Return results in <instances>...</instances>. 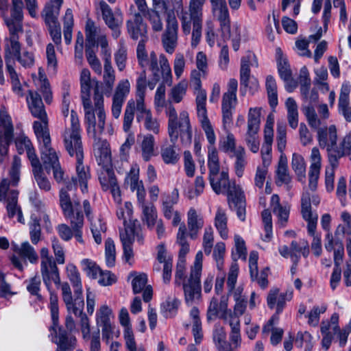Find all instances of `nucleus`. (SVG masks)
<instances>
[{"mask_svg":"<svg viewBox=\"0 0 351 351\" xmlns=\"http://www.w3.org/2000/svg\"><path fill=\"white\" fill-rule=\"evenodd\" d=\"M34 134L39 143L41 160L47 170L60 164L59 158L56 151L51 147L49 129L38 130Z\"/></svg>","mask_w":351,"mask_h":351,"instance_id":"nucleus-14","label":"nucleus"},{"mask_svg":"<svg viewBox=\"0 0 351 351\" xmlns=\"http://www.w3.org/2000/svg\"><path fill=\"white\" fill-rule=\"evenodd\" d=\"M119 321L123 328V339L134 336L129 313L125 307L121 308L119 313Z\"/></svg>","mask_w":351,"mask_h":351,"instance_id":"nucleus-63","label":"nucleus"},{"mask_svg":"<svg viewBox=\"0 0 351 351\" xmlns=\"http://www.w3.org/2000/svg\"><path fill=\"white\" fill-rule=\"evenodd\" d=\"M80 80L86 130L95 135L104 131L106 124L104 99L100 93L99 81L91 78L88 69L82 70Z\"/></svg>","mask_w":351,"mask_h":351,"instance_id":"nucleus-1","label":"nucleus"},{"mask_svg":"<svg viewBox=\"0 0 351 351\" xmlns=\"http://www.w3.org/2000/svg\"><path fill=\"white\" fill-rule=\"evenodd\" d=\"M102 132L101 133H97L95 135H93V133H89L88 132V134L91 135L95 138L93 152L99 165L101 167H107L110 165L111 162V154L109 144L106 140L97 138V136L101 134Z\"/></svg>","mask_w":351,"mask_h":351,"instance_id":"nucleus-24","label":"nucleus"},{"mask_svg":"<svg viewBox=\"0 0 351 351\" xmlns=\"http://www.w3.org/2000/svg\"><path fill=\"white\" fill-rule=\"evenodd\" d=\"M213 14L219 21L220 25L230 21L229 11L226 1L211 5Z\"/></svg>","mask_w":351,"mask_h":351,"instance_id":"nucleus-62","label":"nucleus"},{"mask_svg":"<svg viewBox=\"0 0 351 351\" xmlns=\"http://www.w3.org/2000/svg\"><path fill=\"white\" fill-rule=\"evenodd\" d=\"M155 138L152 134L144 136L141 144V155L145 161H149L155 155Z\"/></svg>","mask_w":351,"mask_h":351,"instance_id":"nucleus-55","label":"nucleus"},{"mask_svg":"<svg viewBox=\"0 0 351 351\" xmlns=\"http://www.w3.org/2000/svg\"><path fill=\"white\" fill-rule=\"evenodd\" d=\"M146 91V74L143 71L138 79L136 84V98L130 99L128 101L134 102L132 111H136V121L141 122L145 120L152 114L151 110L147 108L145 102Z\"/></svg>","mask_w":351,"mask_h":351,"instance_id":"nucleus-17","label":"nucleus"},{"mask_svg":"<svg viewBox=\"0 0 351 351\" xmlns=\"http://www.w3.org/2000/svg\"><path fill=\"white\" fill-rule=\"evenodd\" d=\"M191 88L195 95L197 117L204 132L207 141L217 139L216 135L208 117L206 108L207 94L202 88V81H190Z\"/></svg>","mask_w":351,"mask_h":351,"instance_id":"nucleus-11","label":"nucleus"},{"mask_svg":"<svg viewBox=\"0 0 351 351\" xmlns=\"http://www.w3.org/2000/svg\"><path fill=\"white\" fill-rule=\"evenodd\" d=\"M303 112L306 117L308 125L313 129L317 130V141L322 148H325L328 152L334 151L337 142V130L335 125H330L326 128H320L321 119L317 117L314 108L311 106L303 108Z\"/></svg>","mask_w":351,"mask_h":351,"instance_id":"nucleus-6","label":"nucleus"},{"mask_svg":"<svg viewBox=\"0 0 351 351\" xmlns=\"http://www.w3.org/2000/svg\"><path fill=\"white\" fill-rule=\"evenodd\" d=\"M137 202L142 211V221L146 224L149 228L153 229L156 221L158 220L156 206L153 203L147 202L145 201V197H143L142 200L140 199H137Z\"/></svg>","mask_w":351,"mask_h":351,"instance_id":"nucleus-34","label":"nucleus"},{"mask_svg":"<svg viewBox=\"0 0 351 351\" xmlns=\"http://www.w3.org/2000/svg\"><path fill=\"white\" fill-rule=\"evenodd\" d=\"M238 82L235 79H230L227 85V90L222 97L221 110L223 127L226 129L232 123L233 110L237 103V92Z\"/></svg>","mask_w":351,"mask_h":351,"instance_id":"nucleus-18","label":"nucleus"},{"mask_svg":"<svg viewBox=\"0 0 351 351\" xmlns=\"http://www.w3.org/2000/svg\"><path fill=\"white\" fill-rule=\"evenodd\" d=\"M235 162L234 171L239 178L243 176L245 167L247 165L245 150L243 147H239L234 151Z\"/></svg>","mask_w":351,"mask_h":351,"instance_id":"nucleus-61","label":"nucleus"},{"mask_svg":"<svg viewBox=\"0 0 351 351\" xmlns=\"http://www.w3.org/2000/svg\"><path fill=\"white\" fill-rule=\"evenodd\" d=\"M258 66V62L254 54L249 53L241 58L240 69V84L247 85L250 76V67Z\"/></svg>","mask_w":351,"mask_h":351,"instance_id":"nucleus-41","label":"nucleus"},{"mask_svg":"<svg viewBox=\"0 0 351 351\" xmlns=\"http://www.w3.org/2000/svg\"><path fill=\"white\" fill-rule=\"evenodd\" d=\"M309 200V195L308 194L304 195L302 198V215L303 219L308 223V234L313 237L311 249L316 256H319L322 252L321 237L315 234L318 215L317 213L311 211Z\"/></svg>","mask_w":351,"mask_h":351,"instance_id":"nucleus-15","label":"nucleus"},{"mask_svg":"<svg viewBox=\"0 0 351 351\" xmlns=\"http://www.w3.org/2000/svg\"><path fill=\"white\" fill-rule=\"evenodd\" d=\"M276 174V184L278 185L281 186L290 183L291 177L288 171L287 158L285 154H280Z\"/></svg>","mask_w":351,"mask_h":351,"instance_id":"nucleus-44","label":"nucleus"},{"mask_svg":"<svg viewBox=\"0 0 351 351\" xmlns=\"http://www.w3.org/2000/svg\"><path fill=\"white\" fill-rule=\"evenodd\" d=\"M221 35L224 39L231 40L232 47L234 51H237L240 47L241 29L237 23L230 24V20L220 25Z\"/></svg>","mask_w":351,"mask_h":351,"instance_id":"nucleus-35","label":"nucleus"},{"mask_svg":"<svg viewBox=\"0 0 351 351\" xmlns=\"http://www.w3.org/2000/svg\"><path fill=\"white\" fill-rule=\"evenodd\" d=\"M215 316H219L226 322L229 321L231 317H236L228 309L227 296H222L219 304L215 298H212L208 308L207 318L211 319Z\"/></svg>","mask_w":351,"mask_h":351,"instance_id":"nucleus-25","label":"nucleus"},{"mask_svg":"<svg viewBox=\"0 0 351 351\" xmlns=\"http://www.w3.org/2000/svg\"><path fill=\"white\" fill-rule=\"evenodd\" d=\"M66 276L70 280L75 295H81L83 292L81 275L77 267L73 263L66 266Z\"/></svg>","mask_w":351,"mask_h":351,"instance_id":"nucleus-43","label":"nucleus"},{"mask_svg":"<svg viewBox=\"0 0 351 351\" xmlns=\"http://www.w3.org/2000/svg\"><path fill=\"white\" fill-rule=\"evenodd\" d=\"M125 182L132 191H136L137 199L142 200L143 197H146L143 182L140 180V167L138 164L132 165Z\"/></svg>","mask_w":351,"mask_h":351,"instance_id":"nucleus-23","label":"nucleus"},{"mask_svg":"<svg viewBox=\"0 0 351 351\" xmlns=\"http://www.w3.org/2000/svg\"><path fill=\"white\" fill-rule=\"evenodd\" d=\"M323 35L322 28L319 27L315 34H311L308 39H300L295 42V47L297 53L301 56L311 58L312 56L311 51L308 49V44L311 42H316L321 38Z\"/></svg>","mask_w":351,"mask_h":351,"instance_id":"nucleus-42","label":"nucleus"},{"mask_svg":"<svg viewBox=\"0 0 351 351\" xmlns=\"http://www.w3.org/2000/svg\"><path fill=\"white\" fill-rule=\"evenodd\" d=\"M265 86L267 92L269 104L271 108L275 109L278 106L277 85L275 79L271 75L266 77Z\"/></svg>","mask_w":351,"mask_h":351,"instance_id":"nucleus-59","label":"nucleus"},{"mask_svg":"<svg viewBox=\"0 0 351 351\" xmlns=\"http://www.w3.org/2000/svg\"><path fill=\"white\" fill-rule=\"evenodd\" d=\"M270 206L273 213L278 218V222L284 226L288 221L290 208L287 204L280 203V198L278 195L274 194L271 197Z\"/></svg>","mask_w":351,"mask_h":351,"instance_id":"nucleus-39","label":"nucleus"},{"mask_svg":"<svg viewBox=\"0 0 351 351\" xmlns=\"http://www.w3.org/2000/svg\"><path fill=\"white\" fill-rule=\"evenodd\" d=\"M83 207L87 218L90 221V230L95 241L97 244H100L102 241V235L105 234L106 230V224L99 217L93 218L90 214V205L88 200L83 202Z\"/></svg>","mask_w":351,"mask_h":351,"instance_id":"nucleus-30","label":"nucleus"},{"mask_svg":"<svg viewBox=\"0 0 351 351\" xmlns=\"http://www.w3.org/2000/svg\"><path fill=\"white\" fill-rule=\"evenodd\" d=\"M20 52L21 44L19 41V36L10 35V37L5 40V60L7 69L13 67Z\"/></svg>","mask_w":351,"mask_h":351,"instance_id":"nucleus-32","label":"nucleus"},{"mask_svg":"<svg viewBox=\"0 0 351 351\" xmlns=\"http://www.w3.org/2000/svg\"><path fill=\"white\" fill-rule=\"evenodd\" d=\"M187 226L191 239H195L204 226V219L200 212L191 207L187 212Z\"/></svg>","mask_w":351,"mask_h":351,"instance_id":"nucleus-31","label":"nucleus"},{"mask_svg":"<svg viewBox=\"0 0 351 351\" xmlns=\"http://www.w3.org/2000/svg\"><path fill=\"white\" fill-rule=\"evenodd\" d=\"M339 314L334 313L329 319H324L321 322L320 332L322 335H334L339 330Z\"/></svg>","mask_w":351,"mask_h":351,"instance_id":"nucleus-52","label":"nucleus"},{"mask_svg":"<svg viewBox=\"0 0 351 351\" xmlns=\"http://www.w3.org/2000/svg\"><path fill=\"white\" fill-rule=\"evenodd\" d=\"M188 82L185 80H181L173 86L169 93V100L173 103L181 102L186 94Z\"/></svg>","mask_w":351,"mask_h":351,"instance_id":"nucleus-54","label":"nucleus"},{"mask_svg":"<svg viewBox=\"0 0 351 351\" xmlns=\"http://www.w3.org/2000/svg\"><path fill=\"white\" fill-rule=\"evenodd\" d=\"M60 205L64 217L70 220L71 226L74 228L83 226L84 216L81 213V205L71 184L60 190Z\"/></svg>","mask_w":351,"mask_h":351,"instance_id":"nucleus-8","label":"nucleus"},{"mask_svg":"<svg viewBox=\"0 0 351 351\" xmlns=\"http://www.w3.org/2000/svg\"><path fill=\"white\" fill-rule=\"evenodd\" d=\"M99 180L103 190L108 191L117 184L113 171L109 166L101 167L99 173Z\"/></svg>","mask_w":351,"mask_h":351,"instance_id":"nucleus-50","label":"nucleus"},{"mask_svg":"<svg viewBox=\"0 0 351 351\" xmlns=\"http://www.w3.org/2000/svg\"><path fill=\"white\" fill-rule=\"evenodd\" d=\"M291 168L299 182L304 183L306 180V162L302 155L293 153L291 158Z\"/></svg>","mask_w":351,"mask_h":351,"instance_id":"nucleus-48","label":"nucleus"},{"mask_svg":"<svg viewBox=\"0 0 351 351\" xmlns=\"http://www.w3.org/2000/svg\"><path fill=\"white\" fill-rule=\"evenodd\" d=\"M231 197L228 198L229 204H234L237 209L238 218L243 221L245 219V197L242 187H234Z\"/></svg>","mask_w":351,"mask_h":351,"instance_id":"nucleus-37","label":"nucleus"},{"mask_svg":"<svg viewBox=\"0 0 351 351\" xmlns=\"http://www.w3.org/2000/svg\"><path fill=\"white\" fill-rule=\"evenodd\" d=\"M12 119L5 108L0 109V152L5 154L13 138Z\"/></svg>","mask_w":351,"mask_h":351,"instance_id":"nucleus-21","label":"nucleus"},{"mask_svg":"<svg viewBox=\"0 0 351 351\" xmlns=\"http://www.w3.org/2000/svg\"><path fill=\"white\" fill-rule=\"evenodd\" d=\"M180 300L175 296L169 295L160 304V313L166 318L176 316L180 306Z\"/></svg>","mask_w":351,"mask_h":351,"instance_id":"nucleus-45","label":"nucleus"},{"mask_svg":"<svg viewBox=\"0 0 351 351\" xmlns=\"http://www.w3.org/2000/svg\"><path fill=\"white\" fill-rule=\"evenodd\" d=\"M32 77L36 86L43 93L46 102L49 103L51 99V94L49 84L45 75L44 70L40 68L38 76L33 75Z\"/></svg>","mask_w":351,"mask_h":351,"instance_id":"nucleus-47","label":"nucleus"},{"mask_svg":"<svg viewBox=\"0 0 351 351\" xmlns=\"http://www.w3.org/2000/svg\"><path fill=\"white\" fill-rule=\"evenodd\" d=\"M196 69L191 72L190 81H201V79L206 77L208 74V62L206 53L203 51H199L195 56Z\"/></svg>","mask_w":351,"mask_h":351,"instance_id":"nucleus-38","label":"nucleus"},{"mask_svg":"<svg viewBox=\"0 0 351 351\" xmlns=\"http://www.w3.org/2000/svg\"><path fill=\"white\" fill-rule=\"evenodd\" d=\"M85 33L86 46L89 48L94 47L97 43L101 47V53L104 61L111 60V50L108 46L106 36L101 32L100 28L95 23L88 19L86 23Z\"/></svg>","mask_w":351,"mask_h":351,"instance_id":"nucleus-16","label":"nucleus"},{"mask_svg":"<svg viewBox=\"0 0 351 351\" xmlns=\"http://www.w3.org/2000/svg\"><path fill=\"white\" fill-rule=\"evenodd\" d=\"M311 165L308 172V187L311 191H315L317 186L320 169L322 167V156L319 149L313 147L310 156Z\"/></svg>","mask_w":351,"mask_h":351,"instance_id":"nucleus-26","label":"nucleus"},{"mask_svg":"<svg viewBox=\"0 0 351 351\" xmlns=\"http://www.w3.org/2000/svg\"><path fill=\"white\" fill-rule=\"evenodd\" d=\"M231 319L227 322L231 328L230 334V340L234 348L237 349L241 345V336L240 330V320L237 317H231Z\"/></svg>","mask_w":351,"mask_h":351,"instance_id":"nucleus-51","label":"nucleus"},{"mask_svg":"<svg viewBox=\"0 0 351 351\" xmlns=\"http://www.w3.org/2000/svg\"><path fill=\"white\" fill-rule=\"evenodd\" d=\"M208 143L207 165L210 186L217 194L226 193L229 198L234 186H241L236 184L235 182H230L228 168L222 167L220 170L219 151L215 146L216 139L208 141Z\"/></svg>","mask_w":351,"mask_h":351,"instance_id":"nucleus-2","label":"nucleus"},{"mask_svg":"<svg viewBox=\"0 0 351 351\" xmlns=\"http://www.w3.org/2000/svg\"><path fill=\"white\" fill-rule=\"evenodd\" d=\"M83 158H76L77 176L73 180L74 184H80L82 193L87 191V182L90 179L88 169L82 165Z\"/></svg>","mask_w":351,"mask_h":351,"instance_id":"nucleus-46","label":"nucleus"},{"mask_svg":"<svg viewBox=\"0 0 351 351\" xmlns=\"http://www.w3.org/2000/svg\"><path fill=\"white\" fill-rule=\"evenodd\" d=\"M20 167L21 158L14 156L9 174L10 180L5 178L0 182V202L5 205L8 216L10 218L16 217L19 222L24 223L25 219L21 209L17 204L18 191L10 189V186H16L19 182Z\"/></svg>","mask_w":351,"mask_h":351,"instance_id":"nucleus-4","label":"nucleus"},{"mask_svg":"<svg viewBox=\"0 0 351 351\" xmlns=\"http://www.w3.org/2000/svg\"><path fill=\"white\" fill-rule=\"evenodd\" d=\"M214 226L220 237L223 240L228 239L229 237L228 216L226 210L221 207L217 208L214 217Z\"/></svg>","mask_w":351,"mask_h":351,"instance_id":"nucleus-40","label":"nucleus"},{"mask_svg":"<svg viewBox=\"0 0 351 351\" xmlns=\"http://www.w3.org/2000/svg\"><path fill=\"white\" fill-rule=\"evenodd\" d=\"M128 32L130 37L134 40L141 39V43H143V40L147 34V25L144 23L142 16L140 14H134L131 19L126 23Z\"/></svg>","mask_w":351,"mask_h":351,"instance_id":"nucleus-27","label":"nucleus"},{"mask_svg":"<svg viewBox=\"0 0 351 351\" xmlns=\"http://www.w3.org/2000/svg\"><path fill=\"white\" fill-rule=\"evenodd\" d=\"M59 315H58V319ZM51 341L57 345L56 351H73L76 346V338L68 337L64 330H62L58 325V319L55 326L52 320V326L50 328Z\"/></svg>","mask_w":351,"mask_h":351,"instance_id":"nucleus-22","label":"nucleus"},{"mask_svg":"<svg viewBox=\"0 0 351 351\" xmlns=\"http://www.w3.org/2000/svg\"><path fill=\"white\" fill-rule=\"evenodd\" d=\"M3 21L9 30L10 35L19 36L23 32V10H10V15L8 13L2 16Z\"/></svg>","mask_w":351,"mask_h":351,"instance_id":"nucleus-33","label":"nucleus"},{"mask_svg":"<svg viewBox=\"0 0 351 351\" xmlns=\"http://www.w3.org/2000/svg\"><path fill=\"white\" fill-rule=\"evenodd\" d=\"M293 298V292L287 291L284 293L280 292L278 288L271 289L267 295V302L270 308H276L277 313L282 311L287 301H290Z\"/></svg>","mask_w":351,"mask_h":351,"instance_id":"nucleus-29","label":"nucleus"},{"mask_svg":"<svg viewBox=\"0 0 351 351\" xmlns=\"http://www.w3.org/2000/svg\"><path fill=\"white\" fill-rule=\"evenodd\" d=\"M213 341L217 349L220 351H229L226 341V333L223 327L217 326L213 332Z\"/></svg>","mask_w":351,"mask_h":351,"instance_id":"nucleus-64","label":"nucleus"},{"mask_svg":"<svg viewBox=\"0 0 351 351\" xmlns=\"http://www.w3.org/2000/svg\"><path fill=\"white\" fill-rule=\"evenodd\" d=\"M262 108H250L247 117V130H260Z\"/></svg>","mask_w":351,"mask_h":351,"instance_id":"nucleus-56","label":"nucleus"},{"mask_svg":"<svg viewBox=\"0 0 351 351\" xmlns=\"http://www.w3.org/2000/svg\"><path fill=\"white\" fill-rule=\"evenodd\" d=\"M71 128L66 129L63 134L65 149L71 156L83 158L80 122L74 110L71 112Z\"/></svg>","mask_w":351,"mask_h":351,"instance_id":"nucleus-12","label":"nucleus"},{"mask_svg":"<svg viewBox=\"0 0 351 351\" xmlns=\"http://www.w3.org/2000/svg\"><path fill=\"white\" fill-rule=\"evenodd\" d=\"M99 9L106 25L112 31V36L115 38H118L123 20L122 12L119 9L113 12L105 1L99 3Z\"/></svg>","mask_w":351,"mask_h":351,"instance_id":"nucleus-20","label":"nucleus"},{"mask_svg":"<svg viewBox=\"0 0 351 351\" xmlns=\"http://www.w3.org/2000/svg\"><path fill=\"white\" fill-rule=\"evenodd\" d=\"M285 106L289 124L291 128L295 129L298 125V110L296 101L292 97H289L285 101Z\"/></svg>","mask_w":351,"mask_h":351,"instance_id":"nucleus-58","label":"nucleus"},{"mask_svg":"<svg viewBox=\"0 0 351 351\" xmlns=\"http://www.w3.org/2000/svg\"><path fill=\"white\" fill-rule=\"evenodd\" d=\"M12 249L20 256L27 258L32 263H35L38 261V256L34 248L27 241L23 243L21 247L12 244Z\"/></svg>","mask_w":351,"mask_h":351,"instance_id":"nucleus-53","label":"nucleus"},{"mask_svg":"<svg viewBox=\"0 0 351 351\" xmlns=\"http://www.w3.org/2000/svg\"><path fill=\"white\" fill-rule=\"evenodd\" d=\"M55 261L40 263V274L45 285L50 294L49 308L51 311V320L56 326L58 315V300L57 295L51 288L52 283L59 286L60 285V277L59 269Z\"/></svg>","mask_w":351,"mask_h":351,"instance_id":"nucleus-9","label":"nucleus"},{"mask_svg":"<svg viewBox=\"0 0 351 351\" xmlns=\"http://www.w3.org/2000/svg\"><path fill=\"white\" fill-rule=\"evenodd\" d=\"M137 58L139 65L142 67L148 66L152 73L153 78L148 82H146V87L153 90L160 77L163 82L170 86L173 83L171 69L168 59L164 54H160L159 58L154 51L147 54L145 51V45L138 43L136 49Z\"/></svg>","mask_w":351,"mask_h":351,"instance_id":"nucleus-3","label":"nucleus"},{"mask_svg":"<svg viewBox=\"0 0 351 351\" xmlns=\"http://www.w3.org/2000/svg\"><path fill=\"white\" fill-rule=\"evenodd\" d=\"M112 308L104 304L99 306L95 314V320L97 326L111 324L110 320L113 318Z\"/></svg>","mask_w":351,"mask_h":351,"instance_id":"nucleus-60","label":"nucleus"},{"mask_svg":"<svg viewBox=\"0 0 351 351\" xmlns=\"http://www.w3.org/2000/svg\"><path fill=\"white\" fill-rule=\"evenodd\" d=\"M203 253L197 252L194 263L191 267L190 276L186 281L183 282L184 300L187 305L192 306L201 300L200 278L202 271Z\"/></svg>","mask_w":351,"mask_h":351,"instance_id":"nucleus-7","label":"nucleus"},{"mask_svg":"<svg viewBox=\"0 0 351 351\" xmlns=\"http://www.w3.org/2000/svg\"><path fill=\"white\" fill-rule=\"evenodd\" d=\"M177 243L180 246L179 252V260L185 259L186 255L189 252V245L186 241V228L184 223L179 226L176 237Z\"/></svg>","mask_w":351,"mask_h":351,"instance_id":"nucleus-57","label":"nucleus"},{"mask_svg":"<svg viewBox=\"0 0 351 351\" xmlns=\"http://www.w3.org/2000/svg\"><path fill=\"white\" fill-rule=\"evenodd\" d=\"M128 279L131 280L132 291L135 294L141 293L148 285L147 275L145 273L132 271L128 276Z\"/></svg>","mask_w":351,"mask_h":351,"instance_id":"nucleus-49","label":"nucleus"},{"mask_svg":"<svg viewBox=\"0 0 351 351\" xmlns=\"http://www.w3.org/2000/svg\"><path fill=\"white\" fill-rule=\"evenodd\" d=\"M176 12L183 34L189 36L191 33V47L195 48L202 37L203 12H186L183 8Z\"/></svg>","mask_w":351,"mask_h":351,"instance_id":"nucleus-10","label":"nucleus"},{"mask_svg":"<svg viewBox=\"0 0 351 351\" xmlns=\"http://www.w3.org/2000/svg\"><path fill=\"white\" fill-rule=\"evenodd\" d=\"M178 197V193L176 191L173 193L172 195H167L162 200V212L164 217L170 220L171 219V215H174V218L171 221V224L173 226H177L181 223L182 215L181 213L177 210H174L173 206L177 204Z\"/></svg>","mask_w":351,"mask_h":351,"instance_id":"nucleus-28","label":"nucleus"},{"mask_svg":"<svg viewBox=\"0 0 351 351\" xmlns=\"http://www.w3.org/2000/svg\"><path fill=\"white\" fill-rule=\"evenodd\" d=\"M28 108L33 117L38 121L33 123L34 132L49 128V121L42 99L37 92L29 90L26 95Z\"/></svg>","mask_w":351,"mask_h":351,"instance_id":"nucleus-13","label":"nucleus"},{"mask_svg":"<svg viewBox=\"0 0 351 351\" xmlns=\"http://www.w3.org/2000/svg\"><path fill=\"white\" fill-rule=\"evenodd\" d=\"M165 114L167 117V133L171 142L174 144L180 137L182 144L190 145L193 132L188 111L181 110L178 116L175 107L169 104L166 107Z\"/></svg>","mask_w":351,"mask_h":351,"instance_id":"nucleus-5","label":"nucleus"},{"mask_svg":"<svg viewBox=\"0 0 351 351\" xmlns=\"http://www.w3.org/2000/svg\"><path fill=\"white\" fill-rule=\"evenodd\" d=\"M115 82V71L112 66L111 60L104 61L103 80L99 84L100 93L107 96L111 94Z\"/></svg>","mask_w":351,"mask_h":351,"instance_id":"nucleus-36","label":"nucleus"},{"mask_svg":"<svg viewBox=\"0 0 351 351\" xmlns=\"http://www.w3.org/2000/svg\"><path fill=\"white\" fill-rule=\"evenodd\" d=\"M171 10L167 14L166 27L161 38L162 45L165 51L169 54L174 53L178 41V22Z\"/></svg>","mask_w":351,"mask_h":351,"instance_id":"nucleus-19","label":"nucleus"}]
</instances>
